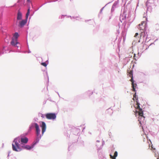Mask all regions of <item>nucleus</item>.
I'll use <instances>...</instances> for the list:
<instances>
[{"label":"nucleus","instance_id":"9d476101","mask_svg":"<svg viewBox=\"0 0 159 159\" xmlns=\"http://www.w3.org/2000/svg\"><path fill=\"white\" fill-rule=\"evenodd\" d=\"M27 19L23 20L19 22L18 26L20 27H22L26 24L27 22Z\"/></svg>","mask_w":159,"mask_h":159},{"label":"nucleus","instance_id":"393cba45","mask_svg":"<svg viewBox=\"0 0 159 159\" xmlns=\"http://www.w3.org/2000/svg\"><path fill=\"white\" fill-rule=\"evenodd\" d=\"M145 19L146 20H147V18H146Z\"/></svg>","mask_w":159,"mask_h":159},{"label":"nucleus","instance_id":"7ed1b4c3","mask_svg":"<svg viewBox=\"0 0 159 159\" xmlns=\"http://www.w3.org/2000/svg\"><path fill=\"white\" fill-rule=\"evenodd\" d=\"M147 22L146 21H142L141 23L139 25V29L140 30H145L146 27Z\"/></svg>","mask_w":159,"mask_h":159},{"label":"nucleus","instance_id":"a211bd4d","mask_svg":"<svg viewBox=\"0 0 159 159\" xmlns=\"http://www.w3.org/2000/svg\"><path fill=\"white\" fill-rule=\"evenodd\" d=\"M129 76L130 77H131L132 76H133V74H132V71H129Z\"/></svg>","mask_w":159,"mask_h":159},{"label":"nucleus","instance_id":"dca6fc26","mask_svg":"<svg viewBox=\"0 0 159 159\" xmlns=\"http://www.w3.org/2000/svg\"><path fill=\"white\" fill-rule=\"evenodd\" d=\"M30 8L29 7L28 9L27 12V13L26 15V19H27L28 16L30 14Z\"/></svg>","mask_w":159,"mask_h":159},{"label":"nucleus","instance_id":"2eb2a0df","mask_svg":"<svg viewBox=\"0 0 159 159\" xmlns=\"http://www.w3.org/2000/svg\"><path fill=\"white\" fill-rule=\"evenodd\" d=\"M19 36V35L18 33L17 32H16L13 35V38L15 39H17V38Z\"/></svg>","mask_w":159,"mask_h":159},{"label":"nucleus","instance_id":"f03ea898","mask_svg":"<svg viewBox=\"0 0 159 159\" xmlns=\"http://www.w3.org/2000/svg\"><path fill=\"white\" fill-rule=\"evenodd\" d=\"M12 148L13 150L15 151L19 152L21 150V149L19 146V144L17 139L14 140L12 144Z\"/></svg>","mask_w":159,"mask_h":159},{"label":"nucleus","instance_id":"20e7f679","mask_svg":"<svg viewBox=\"0 0 159 159\" xmlns=\"http://www.w3.org/2000/svg\"><path fill=\"white\" fill-rule=\"evenodd\" d=\"M46 118L48 120H54L56 117V116L54 113H48L45 115Z\"/></svg>","mask_w":159,"mask_h":159},{"label":"nucleus","instance_id":"4468645a","mask_svg":"<svg viewBox=\"0 0 159 159\" xmlns=\"http://www.w3.org/2000/svg\"><path fill=\"white\" fill-rule=\"evenodd\" d=\"M34 145H32L31 146H30L29 145H26L25 146H22V147L24 148L27 150H30L33 147Z\"/></svg>","mask_w":159,"mask_h":159},{"label":"nucleus","instance_id":"4be33fe9","mask_svg":"<svg viewBox=\"0 0 159 159\" xmlns=\"http://www.w3.org/2000/svg\"><path fill=\"white\" fill-rule=\"evenodd\" d=\"M157 159H159V156L157 158Z\"/></svg>","mask_w":159,"mask_h":159},{"label":"nucleus","instance_id":"0eeeda50","mask_svg":"<svg viewBox=\"0 0 159 159\" xmlns=\"http://www.w3.org/2000/svg\"><path fill=\"white\" fill-rule=\"evenodd\" d=\"M142 31L141 32V33L140 34V36H139L138 38H139V40L138 41L139 42L140 40L141 39H143L146 36L147 33L146 32L145 30H142Z\"/></svg>","mask_w":159,"mask_h":159},{"label":"nucleus","instance_id":"5701e85b","mask_svg":"<svg viewBox=\"0 0 159 159\" xmlns=\"http://www.w3.org/2000/svg\"><path fill=\"white\" fill-rule=\"evenodd\" d=\"M27 1L28 2H29L30 1V0H27Z\"/></svg>","mask_w":159,"mask_h":159},{"label":"nucleus","instance_id":"f3484780","mask_svg":"<svg viewBox=\"0 0 159 159\" xmlns=\"http://www.w3.org/2000/svg\"><path fill=\"white\" fill-rule=\"evenodd\" d=\"M41 65L44 67H46L47 66V64L45 62H43L41 63Z\"/></svg>","mask_w":159,"mask_h":159},{"label":"nucleus","instance_id":"9b49d317","mask_svg":"<svg viewBox=\"0 0 159 159\" xmlns=\"http://www.w3.org/2000/svg\"><path fill=\"white\" fill-rule=\"evenodd\" d=\"M131 77V78L130 80L132 82V91L134 92H135V87H136L137 84H134V82L133 79V76Z\"/></svg>","mask_w":159,"mask_h":159},{"label":"nucleus","instance_id":"39448f33","mask_svg":"<svg viewBox=\"0 0 159 159\" xmlns=\"http://www.w3.org/2000/svg\"><path fill=\"white\" fill-rule=\"evenodd\" d=\"M11 44L12 46L16 47L17 48L19 47L20 45V43L17 42V39H15L13 38L12 39Z\"/></svg>","mask_w":159,"mask_h":159},{"label":"nucleus","instance_id":"423d86ee","mask_svg":"<svg viewBox=\"0 0 159 159\" xmlns=\"http://www.w3.org/2000/svg\"><path fill=\"white\" fill-rule=\"evenodd\" d=\"M115 148L113 147L111 148V152L110 154V157L111 159H116V157L117 156L118 153L117 151H115L113 156L112 155V152H114Z\"/></svg>","mask_w":159,"mask_h":159},{"label":"nucleus","instance_id":"ddd939ff","mask_svg":"<svg viewBox=\"0 0 159 159\" xmlns=\"http://www.w3.org/2000/svg\"><path fill=\"white\" fill-rule=\"evenodd\" d=\"M28 141V139L25 137V138H22L21 139L20 141L22 143H26Z\"/></svg>","mask_w":159,"mask_h":159},{"label":"nucleus","instance_id":"1a4fd4ad","mask_svg":"<svg viewBox=\"0 0 159 159\" xmlns=\"http://www.w3.org/2000/svg\"><path fill=\"white\" fill-rule=\"evenodd\" d=\"M42 125H40V127L42 128V134H43L44 132H45L46 129V125L44 122H41Z\"/></svg>","mask_w":159,"mask_h":159},{"label":"nucleus","instance_id":"b1692460","mask_svg":"<svg viewBox=\"0 0 159 159\" xmlns=\"http://www.w3.org/2000/svg\"><path fill=\"white\" fill-rule=\"evenodd\" d=\"M152 148L151 149V150H152V147L151 148Z\"/></svg>","mask_w":159,"mask_h":159},{"label":"nucleus","instance_id":"f257e3e1","mask_svg":"<svg viewBox=\"0 0 159 159\" xmlns=\"http://www.w3.org/2000/svg\"><path fill=\"white\" fill-rule=\"evenodd\" d=\"M134 98L136 99V101L137 102V107H136V108L139 109V111H136V113H138L139 115V120L138 121H139V123L140 124H141V121L140 120L142 118L143 119V120H144L145 117L143 116V112L142 111V109L141 108H140L139 105L140 104L139 102H138V98L136 97V93H135L134 94V95H133V99L134 101Z\"/></svg>","mask_w":159,"mask_h":159},{"label":"nucleus","instance_id":"f8f14e48","mask_svg":"<svg viewBox=\"0 0 159 159\" xmlns=\"http://www.w3.org/2000/svg\"><path fill=\"white\" fill-rule=\"evenodd\" d=\"M22 19V14L21 13L20 11V10L19 9L18 11V13L17 14V19L18 20H21Z\"/></svg>","mask_w":159,"mask_h":159},{"label":"nucleus","instance_id":"6e6552de","mask_svg":"<svg viewBox=\"0 0 159 159\" xmlns=\"http://www.w3.org/2000/svg\"><path fill=\"white\" fill-rule=\"evenodd\" d=\"M32 126H35L36 130V133L37 136H38L40 132V130L39 129V126L37 123H34L32 124Z\"/></svg>","mask_w":159,"mask_h":159},{"label":"nucleus","instance_id":"6ab92c4d","mask_svg":"<svg viewBox=\"0 0 159 159\" xmlns=\"http://www.w3.org/2000/svg\"><path fill=\"white\" fill-rule=\"evenodd\" d=\"M139 35V34L138 33H135L134 37L135 38H137V37Z\"/></svg>","mask_w":159,"mask_h":159},{"label":"nucleus","instance_id":"aec40b11","mask_svg":"<svg viewBox=\"0 0 159 159\" xmlns=\"http://www.w3.org/2000/svg\"><path fill=\"white\" fill-rule=\"evenodd\" d=\"M111 111V113H112V111L111 110V109H109V110H108L107 111V112H108V111Z\"/></svg>","mask_w":159,"mask_h":159},{"label":"nucleus","instance_id":"412c9836","mask_svg":"<svg viewBox=\"0 0 159 159\" xmlns=\"http://www.w3.org/2000/svg\"><path fill=\"white\" fill-rule=\"evenodd\" d=\"M41 117H42V118H43L44 117V116L43 114H42L41 115Z\"/></svg>","mask_w":159,"mask_h":159}]
</instances>
